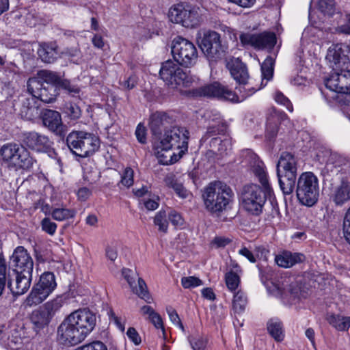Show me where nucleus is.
<instances>
[{"mask_svg":"<svg viewBox=\"0 0 350 350\" xmlns=\"http://www.w3.org/2000/svg\"><path fill=\"white\" fill-rule=\"evenodd\" d=\"M18 144H8L2 146L0 150L1 155L3 161L8 165H12L14 159L17 156V148Z\"/></svg>","mask_w":350,"mask_h":350,"instance_id":"nucleus-36","label":"nucleus"},{"mask_svg":"<svg viewBox=\"0 0 350 350\" xmlns=\"http://www.w3.org/2000/svg\"><path fill=\"white\" fill-rule=\"evenodd\" d=\"M205 117L209 122L210 124H224L223 122V119L221 117V115L217 111H207L205 113Z\"/></svg>","mask_w":350,"mask_h":350,"instance_id":"nucleus-64","label":"nucleus"},{"mask_svg":"<svg viewBox=\"0 0 350 350\" xmlns=\"http://www.w3.org/2000/svg\"><path fill=\"white\" fill-rule=\"evenodd\" d=\"M140 312L143 316H147V319L154 325L155 328L161 329L165 338L166 333L160 314L150 306H142L140 309Z\"/></svg>","mask_w":350,"mask_h":350,"instance_id":"nucleus-30","label":"nucleus"},{"mask_svg":"<svg viewBox=\"0 0 350 350\" xmlns=\"http://www.w3.org/2000/svg\"><path fill=\"white\" fill-rule=\"evenodd\" d=\"M37 79L42 82V85H55L57 86L61 79L56 73L46 70L40 71Z\"/></svg>","mask_w":350,"mask_h":350,"instance_id":"nucleus-40","label":"nucleus"},{"mask_svg":"<svg viewBox=\"0 0 350 350\" xmlns=\"http://www.w3.org/2000/svg\"><path fill=\"white\" fill-rule=\"evenodd\" d=\"M231 239L222 236H217L213 238L211 244L215 248L224 247L230 243Z\"/></svg>","mask_w":350,"mask_h":350,"instance_id":"nucleus-63","label":"nucleus"},{"mask_svg":"<svg viewBox=\"0 0 350 350\" xmlns=\"http://www.w3.org/2000/svg\"><path fill=\"white\" fill-rule=\"evenodd\" d=\"M41 118L44 126L53 132L61 133L62 122L59 112L51 109H46L41 113Z\"/></svg>","mask_w":350,"mask_h":350,"instance_id":"nucleus-20","label":"nucleus"},{"mask_svg":"<svg viewBox=\"0 0 350 350\" xmlns=\"http://www.w3.org/2000/svg\"><path fill=\"white\" fill-rule=\"evenodd\" d=\"M274 60L271 56H268L261 65V72L262 80L267 81L271 79L273 73Z\"/></svg>","mask_w":350,"mask_h":350,"instance_id":"nucleus-45","label":"nucleus"},{"mask_svg":"<svg viewBox=\"0 0 350 350\" xmlns=\"http://www.w3.org/2000/svg\"><path fill=\"white\" fill-rule=\"evenodd\" d=\"M25 23L31 27H35L40 23L38 13L34 9L29 10L25 16Z\"/></svg>","mask_w":350,"mask_h":350,"instance_id":"nucleus-56","label":"nucleus"},{"mask_svg":"<svg viewBox=\"0 0 350 350\" xmlns=\"http://www.w3.org/2000/svg\"><path fill=\"white\" fill-rule=\"evenodd\" d=\"M132 291L147 303H151L152 298L148 293L147 286L142 278H137V285L135 284Z\"/></svg>","mask_w":350,"mask_h":350,"instance_id":"nucleus-42","label":"nucleus"},{"mask_svg":"<svg viewBox=\"0 0 350 350\" xmlns=\"http://www.w3.org/2000/svg\"><path fill=\"white\" fill-rule=\"evenodd\" d=\"M304 256L300 253H292L285 251L275 256L277 265L281 267L289 268L304 260Z\"/></svg>","mask_w":350,"mask_h":350,"instance_id":"nucleus-27","label":"nucleus"},{"mask_svg":"<svg viewBox=\"0 0 350 350\" xmlns=\"http://www.w3.org/2000/svg\"><path fill=\"white\" fill-rule=\"evenodd\" d=\"M348 317L340 314H328L326 320L330 325L340 332L347 331L349 328Z\"/></svg>","mask_w":350,"mask_h":350,"instance_id":"nucleus-35","label":"nucleus"},{"mask_svg":"<svg viewBox=\"0 0 350 350\" xmlns=\"http://www.w3.org/2000/svg\"><path fill=\"white\" fill-rule=\"evenodd\" d=\"M65 297L63 295H57L53 299L46 302L42 308L53 318L57 312L63 306Z\"/></svg>","mask_w":350,"mask_h":350,"instance_id":"nucleus-37","label":"nucleus"},{"mask_svg":"<svg viewBox=\"0 0 350 350\" xmlns=\"http://www.w3.org/2000/svg\"><path fill=\"white\" fill-rule=\"evenodd\" d=\"M171 122V118L164 112H156L150 116V129L154 135H159L161 131L166 129Z\"/></svg>","mask_w":350,"mask_h":350,"instance_id":"nucleus-24","label":"nucleus"},{"mask_svg":"<svg viewBox=\"0 0 350 350\" xmlns=\"http://www.w3.org/2000/svg\"><path fill=\"white\" fill-rule=\"evenodd\" d=\"M21 116L27 120H31L40 115V109L34 97L27 99L21 110Z\"/></svg>","mask_w":350,"mask_h":350,"instance_id":"nucleus-32","label":"nucleus"},{"mask_svg":"<svg viewBox=\"0 0 350 350\" xmlns=\"http://www.w3.org/2000/svg\"><path fill=\"white\" fill-rule=\"evenodd\" d=\"M134 172L131 167L125 168L121 178V184L126 187H129L133 184Z\"/></svg>","mask_w":350,"mask_h":350,"instance_id":"nucleus-58","label":"nucleus"},{"mask_svg":"<svg viewBox=\"0 0 350 350\" xmlns=\"http://www.w3.org/2000/svg\"><path fill=\"white\" fill-rule=\"evenodd\" d=\"M245 161L252 169L253 174L261 185V189L266 195H273V191L269 182L265 163L253 152L247 150Z\"/></svg>","mask_w":350,"mask_h":350,"instance_id":"nucleus-13","label":"nucleus"},{"mask_svg":"<svg viewBox=\"0 0 350 350\" xmlns=\"http://www.w3.org/2000/svg\"><path fill=\"white\" fill-rule=\"evenodd\" d=\"M27 90L36 99L46 103L55 100L59 94L58 86L55 85H42L37 78H30L27 81Z\"/></svg>","mask_w":350,"mask_h":350,"instance_id":"nucleus-14","label":"nucleus"},{"mask_svg":"<svg viewBox=\"0 0 350 350\" xmlns=\"http://www.w3.org/2000/svg\"><path fill=\"white\" fill-rule=\"evenodd\" d=\"M332 200L337 206H342L350 200V184L342 180L341 184L335 188Z\"/></svg>","mask_w":350,"mask_h":350,"instance_id":"nucleus-29","label":"nucleus"},{"mask_svg":"<svg viewBox=\"0 0 350 350\" xmlns=\"http://www.w3.org/2000/svg\"><path fill=\"white\" fill-rule=\"evenodd\" d=\"M75 350H108L107 346L100 341H94L77 347Z\"/></svg>","mask_w":350,"mask_h":350,"instance_id":"nucleus-57","label":"nucleus"},{"mask_svg":"<svg viewBox=\"0 0 350 350\" xmlns=\"http://www.w3.org/2000/svg\"><path fill=\"white\" fill-rule=\"evenodd\" d=\"M336 31L342 34H350V14L345 15L342 23L336 27Z\"/></svg>","mask_w":350,"mask_h":350,"instance_id":"nucleus-62","label":"nucleus"},{"mask_svg":"<svg viewBox=\"0 0 350 350\" xmlns=\"http://www.w3.org/2000/svg\"><path fill=\"white\" fill-rule=\"evenodd\" d=\"M122 275L127 281L130 287L133 288L136 280L139 278L137 273L130 269L123 268L122 269Z\"/></svg>","mask_w":350,"mask_h":350,"instance_id":"nucleus-55","label":"nucleus"},{"mask_svg":"<svg viewBox=\"0 0 350 350\" xmlns=\"http://www.w3.org/2000/svg\"><path fill=\"white\" fill-rule=\"evenodd\" d=\"M226 131V125L225 124H210L206 130V132L202 137V139L204 141L207 140L210 137H215V136L217 135H221L224 133Z\"/></svg>","mask_w":350,"mask_h":350,"instance_id":"nucleus-47","label":"nucleus"},{"mask_svg":"<svg viewBox=\"0 0 350 350\" xmlns=\"http://www.w3.org/2000/svg\"><path fill=\"white\" fill-rule=\"evenodd\" d=\"M325 86L329 90L338 94H345V90L341 85L340 77L338 72L332 74L325 80Z\"/></svg>","mask_w":350,"mask_h":350,"instance_id":"nucleus-41","label":"nucleus"},{"mask_svg":"<svg viewBox=\"0 0 350 350\" xmlns=\"http://www.w3.org/2000/svg\"><path fill=\"white\" fill-rule=\"evenodd\" d=\"M66 144L72 154L85 158L98 150L100 141L93 133L77 131H72L68 135Z\"/></svg>","mask_w":350,"mask_h":350,"instance_id":"nucleus-5","label":"nucleus"},{"mask_svg":"<svg viewBox=\"0 0 350 350\" xmlns=\"http://www.w3.org/2000/svg\"><path fill=\"white\" fill-rule=\"evenodd\" d=\"M189 132L181 126L165 129L154 146L155 154L163 165L177 161L188 150Z\"/></svg>","mask_w":350,"mask_h":350,"instance_id":"nucleus-2","label":"nucleus"},{"mask_svg":"<svg viewBox=\"0 0 350 350\" xmlns=\"http://www.w3.org/2000/svg\"><path fill=\"white\" fill-rule=\"evenodd\" d=\"M165 185L172 188L178 196L182 198H186L188 196V191L183 185L178 183L174 178L173 174H168L164 179Z\"/></svg>","mask_w":350,"mask_h":350,"instance_id":"nucleus-38","label":"nucleus"},{"mask_svg":"<svg viewBox=\"0 0 350 350\" xmlns=\"http://www.w3.org/2000/svg\"><path fill=\"white\" fill-rule=\"evenodd\" d=\"M227 67L230 75L239 85H246L249 80V73L245 64L239 59H234L228 62Z\"/></svg>","mask_w":350,"mask_h":350,"instance_id":"nucleus-18","label":"nucleus"},{"mask_svg":"<svg viewBox=\"0 0 350 350\" xmlns=\"http://www.w3.org/2000/svg\"><path fill=\"white\" fill-rule=\"evenodd\" d=\"M172 53L174 60L186 68L194 66L198 57V50L194 44L180 36L174 38L172 42Z\"/></svg>","mask_w":350,"mask_h":350,"instance_id":"nucleus-11","label":"nucleus"},{"mask_svg":"<svg viewBox=\"0 0 350 350\" xmlns=\"http://www.w3.org/2000/svg\"><path fill=\"white\" fill-rule=\"evenodd\" d=\"M338 75L345 94H349L348 96H350V70H342L338 73Z\"/></svg>","mask_w":350,"mask_h":350,"instance_id":"nucleus-54","label":"nucleus"},{"mask_svg":"<svg viewBox=\"0 0 350 350\" xmlns=\"http://www.w3.org/2000/svg\"><path fill=\"white\" fill-rule=\"evenodd\" d=\"M236 89L238 90L239 94H237L222 84L215 82L201 88L199 90V94L200 96L216 97L232 102L240 103L253 95L260 88L251 86L247 81L246 85H239Z\"/></svg>","mask_w":350,"mask_h":350,"instance_id":"nucleus-4","label":"nucleus"},{"mask_svg":"<svg viewBox=\"0 0 350 350\" xmlns=\"http://www.w3.org/2000/svg\"><path fill=\"white\" fill-rule=\"evenodd\" d=\"M297 197L299 202L306 206H312L318 200L319 180L310 172L302 173L297 180Z\"/></svg>","mask_w":350,"mask_h":350,"instance_id":"nucleus-9","label":"nucleus"},{"mask_svg":"<svg viewBox=\"0 0 350 350\" xmlns=\"http://www.w3.org/2000/svg\"><path fill=\"white\" fill-rule=\"evenodd\" d=\"M248 304L246 293L242 290H238L233 294L231 301L230 314L234 317L242 314Z\"/></svg>","mask_w":350,"mask_h":350,"instance_id":"nucleus-23","label":"nucleus"},{"mask_svg":"<svg viewBox=\"0 0 350 350\" xmlns=\"http://www.w3.org/2000/svg\"><path fill=\"white\" fill-rule=\"evenodd\" d=\"M52 317L42 307L32 311L30 314V321L33 325V329L38 332L47 327L51 322Z\"/></svg>","mask_w":350,"mask_h":350,"instance_id":"nucleus-26","label":"nucleus"},{"mask_svg":"<svg viewBox=\"0 0 350 350\" xmlns=\"http://www.w3.org/2000/svg\"><path fill=\"white\" fill-rule=\"evenodd\" d=\"M56 287L57 282L54 273L50 271L43 273L27 297L25 301V306L32 307L42 303Z\"/></svg>","mask_w":350,"mask_h":350,"instance_id":"nucleus-8","label":"nucleus"},{"mask_svg":"<svg viewBox=\"0 0 350 350\" xmlns=\"http://www.w3.org/2000/svg\"><path fill=\"white\" fill-rule=\"evenodd\" d=\"M170 21L187 28H193L200 23V8L189 4L178 3L172 6L168 12Z\"/></svg>","mask_w":350,"mask_h":350,"instance_id":"nucleus-10","label":"nucleus"},{"mask_svg":"<svg viewBox=\"0 0 350 350\" xmlns=\"http://www.w3.org/2000/svg\"><path fill=\"white\" fill-rule=\"evenodd\" d=\"M65 112L72 120L79 118L81 115L79 107L73 103H69L66 105Z\"/></svg>","mask_w":350,"mask_h":350,"instance_id":"nucleus-59","label":"nucleus"},{"mask_svg":"<svg viewBox=\"0 0 350 350\" xmlns=\"http://www.w3.org/2000/svg\"><path fill=\"white\" fill-rule=\"evenodd\" d=\"M199 46L209 60H215L219 58L227 49L226 46L222 44L220 34L211 30L204 33L199 42Z\"/></svg>","mask_w":350,"mask_h":350,"instance_id":"nucleus-12","label":"nucleus"},{"mask_svg":"<svg viewBox=\"0 0 350 350\" xmlns=\"http://www.w3.org/2000/svg\"><path fill=\"white\" fill-rule=\"evenodd\" d=\"M110 323H113L122 332L125 329V321L121 317H118L112 309L107 312Z\"/></svg>","mask_w":350,"mask_h":350,"instance_id":"nucleus-53","label":"nucleus"},{"mask_svg":"<svg viewBox=\"0 0 350 350\" xmlns=\"http://www.w3.org/2000/svg\"><path fill=\"white\" fill-rule=\"evenodd\" d=\"M38 55L42 62L52 63L57 57V46L54 42L42 43L38 49Z\"/></svg>","mask_w":350,"mask_h":350,"instance_id":"nucleus-28","label":"nucleus"},{"mask_svg":"<svg viewBox=\"0 0 350 350\" xmlns=\"http://www.w3.org/2000/svg\"><path fill=\"white\" fill-rule=\"evenodd\" d=\"M274 100L280 105L284 106L288 111L293 112V107L290 100L280 91L275 92Z\"/></svg>","mask_w":350,"mask_h":350,"instance_id":"nucleus-52","label":"nucleus"},{"mask_svg":"<svg viewBox=\"0 0 350 350\" xmlns=\"http://www.w3.org/2000/svg\"><path fill=\"white\" fill-rule=\"evenodd\" d=\"M42 230L51 236L55 234L57 224L52 221L49 217H44L40 223Z\"/></svg>","mask_w":350,"mask_h":350,"instance_id":"nucleus-51","label":"nucleus"},{"mask_svg":"<svg viewBox=\"0 0 350 350\" xmlns=\"http://www.w3.org/2000/svg\"><path fill=\"white\" fill-rule=\"evenodd\" d=\"M239 38L243 46L250 45L256 49H271L276 43L275 34L269 31L260 33H243Z\"/></svg>","mask_w":350,"mask_h":350,"instance_id":"nucleus-15","label":"nucleus"},{"mask_svg":"<svg viewBox=\"0 0 350 350\" xmlns=\"http://www.w3.org/2000/svg\"><path fill=\"white\" fill-rule=\"evenodd\" d=\"M267 330L275 341L281 342L284 340L283 325L278 319H271L267 322Z\"/></svg>","mask_w":350,"mask_h":350,"instance_id":"nucleus-34","label":"nucleus"},{"mask_svg":"<svg viewBox=\"0 0 350 350\" xmlns=\"http://www.w3.org/2000/svg\"><path fill=\"white\" fill-rule=\"evenodd\" d=\"M154 224L158 227L160 232L165 234L168 230V220L165 211H159L154 217Z\"/></svg>","mask_w":350,"mask_h":350,"instance_id":"nucleus-44","label":"nucleus"},{"mask_svg":"<svg viewBox=\"0 0 350 350\" xmlns=\"http://www.w3.org/2000/svg\"><path fill=\"white\" fill-rule=\"evenodd\" d=\"M177 62L167 60L162 63L159 70L161 79L169 85L190 87L196 83L198 79L183 71Z\"/></svg>","mask_w":350,"mask_h":350,"instance_id":"nucleus-7","label":"nucleus"},{"mask_svg":"<svg viewBox=\"0 0 350 350\" xmlns=\"http://www.w3.org/2000/svg\"><path fill=\"white\" fill-rule=\"evenodd\" d=\"M283 115L282 113L274 109L269 111L267 118L265 131V137L269 140H271L276 136L278 131V126Z\"/></svg>","mask_w":350,"mask_h":350,"instance_id":"nucleus-21","label":"nucleus"},{"mask_svg":"<svg viewBox=\"0 0 350 350\" xmlns=\"http://www.w3.org/2000/svg\"><path fill=\"white\" fill-rule=\"evenodd\" d=\"M210 147L217 154L224 156L231 151L232 141L228 137L224 139H221L220 137H213L210 141Z\"/></svg>","mask_w":350,"mask_h":350,"instance_id":"nucleus-31","label":"nucleus"},{"mask_svg":"<svg viewBox=\"0 0 350 350\" xmlns=\"http://www.w3.org/2000/svg\"><path fill=\"white\" fill-rule=\"evenodd\" d=\"M10 264L15 273H32L33 267V260L27 250L23 247H17L10 257Z\"/></svg>","mask_w":350,"mask_h":350,"instance_id":"nucleus-17","label":"nucleus"},{"mask_svg":"<svg viewBox=\"0 0 350 350\" xmlns=\"http://www.w3.org/2000/svg\"><path fill=\"white\" fill-rule=\"evenodd\" d=\"M318 9L325 15L332 16L336 12V3L334 0H319Z\"/></svg>","mask_w":350,"mask_h":350,"instance_id":"nucleus-46","label":"nucleus"},{"mask_svg":"<svg viewBox=\"0 0 350 350\" xmlns=\"http://www.w3.org/2000/svg\"><path fill=\"white\" fill-rule=\"evenodd\" d=\"M22 142L25 146L38 152H50L53 146L48 136L36 131L23 133Z\"/></svg>","mask_w":350,"mask_h":350,"instance_id":"nucleus-16","label":"nucleus"},{"mask_svg":"<svg viewBox=\"0 0 350 350\" xmlns=\"http://www.w3.org/2000/svg\"><path fill=\"white\" fill-rule=\"evenodd\" d=\"M76 211L66 208H55L51 212V216L56 221H64L75 217Z\"/></svg>","mask_w":350,"mask_h":350,"instance_id":"nucleus-43","label":"nucleus"},{"mask_svg":"<svg viewBox=\"0 0 350 350\" xmlns=\"http://www.w3.org/2000/svg\"><path fill=\"white\" fill-rule=\"evenodd\" d=\"M343 233L345 239L350 244V207L347 209L344 217Z\"/></svg>","mask_w":350,"mask_h":350,"instance_id":"nucleus-61","label":"nucleus"},{"mask_svg":"<svg viewBox=\"0 0 350 350\" xmlns=\"http://www.w3.org/2000/svg\"><path fill=\"white\" fill-rule=\"evenodd\" d=\"M343 47L342 44L332 45L327 51L326 58L334 64L340 63L342 58L345 56Z\"/></svg>","mask_w":350,"mask_h":350,"instance_id":"nucleus-39","label":"nucleus"},{"mask_svg":"<svg viewBox=\"0 0 350 350\" xmlns=\"http://www.w3.org/2000/svg\"><path fill=\"white\" fill-rule=\"evenodd\" d=\"M168 219L176 227L182 228L185 224L184 219L180 213L176 211H172L168 215Z\"/></svg>","mask_w":350,"mask_h":350,"instance_id":"nucleus-60","label":"nucleus"},{"mask_svg":"<svg viewBox=\"0 0 350 350\" xmlns=\"http://www.w3.org/2000/svg\"><path fill=\"white\" fill-rule=\"evenodd\" d=\"M272 195H266L264 190L256 184L245 185L241 191V204L248 213L258 216L262 213L267 198Z\"/></svg>","mask_w":350,"mask_h":350,"instance_id":"nucleus-6","label":"nucleus"},{"mask_svg":"<svg viewBox=\"0 0 350 350\" xmlns=\"http://www.w3.org/2000/svg\"><path fill=\"white\" fill-rule=\"evenodd\" d=\"M202 199L207 211L218 214L230 206L234 199V193L226 183L215 180L204 187Z\"/></svg>","mask_w":350,"mask_h":350,"instance_id":"nucleus-3","label":"nucleus"},{"mask_svg":"<svg viewBox=\"0 0 350 350\" xmlns=\"http://www.w3.org/2000/svg\"><path fill=\"white\" fill-rule=\"evenodd\" d=\"M297 161L294 155L284 152L280 157L277 164V174L297 175Z\"/></svg>","mask_w":350,"mask_h":350,"instance_id":"nucleus-19","label":"nucleus"},{"mask_svg":"<svg viewBox=\"0 0 350 350\" xmlns=\"http://www.w3.org/2000/svg\"><path fill=\"white\" fill-rule=\"evenodd\" d=\"M280 187L284 195H290L295 189L297 175L282 174L278 173Z\"/></svg>","mask_w":350,"mask_h":350,"instance_id":"nucleus-33","label":"nucleus"},{"mask_svg":"<svg viewBox=\"0 0 350 350\" xmlns=\"http://www.w3.org/2000/svg\"><path fill=\"white\" fill-rule=\"evenodd\" d=\"M14 284L10 283L9 286L12 293L21 295L26 293L30 287L32 280V273H16Z\"/></svg>","mask_w":350,"mask_h":350,"instance_id":"nucleus-22","label":"nucleus"},{"mask_svg":"<svg viewBox=\"0 0 350 350\" xmlns=\"http://www.w3.org/2000/svg\"><path fill=\"white\" fill-rule=\"evenodd\" d=\"M225 282L228 289L234 293L240 284V278L237 273L229 271L225 275Z\"/></svg>","mask_w":350,"mask_h":350,"instance_id":"nucleus-48","label":"nucleus"},{"mask_svg":"<svg viewBox=\"0 0 350 350\" xmlns=\"http://www.w3.org/2000/svg\"><path fill=\"white\" fill-rule=\"evenodd\" d=\"M62 88L72 96H76L79 93V88L70 83L68 80L60 79L58 84V91Z\"/></svg>","mask_w":350,"mask_h":350,"instance_id":"nucleus-49","label":"nucleus"},{"mask_svg":"<svg viewBox=\"0 0 350 350\" xmlns=\"http://www.w3.org/2000/svg\"><path fill=\"white\" fill-rule=\"evenodd\" d=\"M181 284L185 288H191L202 286L203 282L197 277L188 276L181 278Z\"/></svg>","mask_w":350,"mask_h":350,"instance_id":"nucleus-50","label":"nucleus"},{"mask_svg":"<svg viewBox=\"0 0 350 350\" xmlns=\"http://www.w3.org/2000/svg\"><path fill=\"white\" fill-rule=\"evenodd\" d=\"M16 148L18 154L12 167L23 169L31 168L36 162L34 158L31 156L30 152L24 146L18 144Z\"/></svg>","mask_w":350,"mask_h":350,"instance_id":"nucleus-25","label":"nucleus"},{"mask_svg":"<svg viewBox=\"0 0 350 350\" xmlns=\"http://www.w3.org/2000/svg\"><path fill=\"white\" fill-rule=\"evenodd\" d=\"M96 317L88 309L75 310L66 317L57 329V340L65 346H75L82 342L93 331Z\"/></svg>","mask_w":350,"mask_h":350,"instance_id":"nucleus-1","label":"nucleus"}]
</instances>
